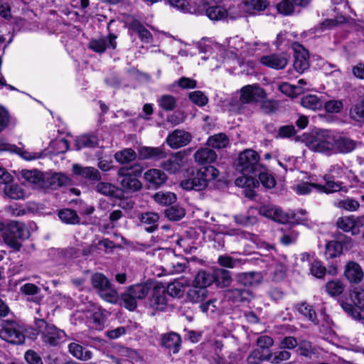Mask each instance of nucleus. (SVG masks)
<instances>
[{"label":"nucleus","mask_w":364,"mask_h":364,"mask_svg":"<svg viewBox=\"0 0 364 364\" xmlns=\"http://www.w3.org/2000/svg\"><path fill=\"white\" fill-rule=\"evenodd\" d=\"M99 294L105 301L109 303H116L118 299L117 291L111 287L110 284L99 291Z\"/></svg>","instance_id":"obj_59"},{"label":"nucleus","mask_w":364,"mask_h":364,"mask_svg":"<svg viewBox=\"0 0 364 364\" xmlns=\"http://www.w3.org/2000/svg\"><path fill=\"white\" fill-rule=\"evenodd\" d=\"M326 291L331 296L341 294L344 290V285L340 280H332L326 285Z\"/></svg>","instance_id":"obj_58"},{"label":"nucleus","mask_w":364,"mask_h":364,"mask_svg":"<svg viewBox=\"0 0 364 364\" xmlns=\"http://www.w3.org/2000/svg\"><path fill=\"white\" fill-rule=\"evenodd\" d=\"M229 142V138L225 134L219 133L210 136L207 141V144L213 149H220L227 147Z\"/></svg>","instance_id":"obj_39"},{"label":"nucleus","mask_w":364,"mask_h":364,"mask_svg":"<svg viewBox=\"0 0 364 364\" xmlns=\"http://www.w3.org/2000/svg\"><path fill=\"white\" fill-rule=\"evenodd\" d=\"M186 263L184 262H173L167 264L164 269V274H174L183 272L186 269Z\"/></svg>","instance_id":"obj_56"},{"label":"nucleus","mask_w":364,"mask_h":364,"mask_svg":"<svg viewBox=\"0 0 364 364\" xmlns=\"http://www.w3.org/2000/svg\"><path fill=\"white\" fill-rule=\"evenodd\" d=\"M159 106L166 111L173 110L176 105L175 97L170 95H162L158 100Z\"/></svg>","instance_id":"obj_57"},{"label":"nucleus","mask_w":364,"mask_h":364,"mask_svg":"<svg viewBox=\"0 0 364 364\" xmlns=\"http://www.w3.org/2000/svg\"><path fill=\"white\" fill-rule=\"evenodd\" d=\"M191 139V136L189 133L176 129L168 136L166 141L172 149H178L187 145Z\"/></svg>","instance_id":"obj_19"},{"label":"nucleus","mask_w":364,"mask_h":364,"mask_svg":"<svg viewBox=\"0 0 364 364\" xmlns=\"http://www.w3.org/2000/svg\"><path fill=\"white\" fill-rule=\"evenodd\" d=\"M15 154L18 155L23 160L28 161L41 159L43 156L42 152L30 151L20 147H16Z\"/></svg>","instance_id":"obj_60"},{"label":"nucleus","mask_w":364,"mask_h":364,"mask_svg":"<svg viewBox=\"0 0 364 364\" xmlns=\"http://www.w3.org/2000/svg\"><path fill=\"white\" fill-rule=\"evenodd\" d=\"M219 176V171L213 166H204L181 182V186L187 191H202L206 188L208 183L215 180Z\"/></svg>","instance_id":"obj_3"},{"label":"nucleus","mask_w":364,"mask_h":364,"mask_svg":"<svg viewBox=\"0 0 364 364\" xmlns=\"http://www.w3.org/2000/svg\"><path fill=\"white\" fill-rule=\"evenodd\" d=\"M264 171L262 170V168L257 172V175L261 183L267 188H272L274 187L276 184V181L274 178L272 174L268 173L264 168Z\"/></svg>","instance_id":"obj_54"},{"label":"nucleus","mask_w":364,"mask_h":364,"mask_svg":"<svg viewBox=\"0 0 364 364\" xmlns=\"http://www.w3.org/2000/svg\"><path fill=\"white\" fill-rule=\"evenodd\" d=\"M297 309L300 314L306 316L309 321L314 323H318L314 309L308 304L303 302L298 305Z\"/></svg>","instance_id":"obj_53"},{"label":"nucleus","mask_w":364,"mask_h":364,"mask_svg":"<svg viewBox=\"0 0 364 364\" xmlns=\"http://www.w3.org/2000/svg\"><path fill=\"white\" fill-rule=\"evenodd\" d=\"M141 173L142 167L139 164L124 166L119 169L118 175L122 177L120 183L124 191L134 192L141 188V183L138 179Z\"/></svg>","instance_id":"obj_7"},{"label":"nucleus","mask_w":364,"mask_h":364,"mask_svg":"<svg viewBox=\"0 0 364 364\" xmlns=\"http://www.w3.org/2000/svg\"><path fill=\"white\" fill-rule=\"evenodd\" d=\"M116 38L112 34L108 37L93 38L89 42V48L98 53L105 52L106 48L114 49L117 46Z\"/></svg>","instance_id":"obj_17"},{"label":"nucleus","mask_w":364,"mask_h":364,"mask_svg":"<svg viewBox=\"0 0 364 364\" xmlns=\"http://www.w3.org/2000/svg\"><path fill=\"white\" fill-rule=\"evenodd\" d=\"M118 353L122 358H114V361L117 364H121V360L122 359L129 360L132 363L137 362L140 360V356L137 353V352L134 350L130 349L129 348L121 347L118 350Z\"/></svg>","instance_id":"obj_42"},{"label":"nucleus","mask_w":364,"mask_h":364,"mask_svg":"<svg viewBox=\"0 0 364 364\" xmlns=\"http://www.w3.org/2000/svg\"><path fill=\"white\" fill-rule=\"evenodd\" d=\"M267 6L266 0H250L243 2L241 9L247 15H257Z\"/></svg>","instance_id":"obj_29"},{"label":"nucleus","mask_w":364,"mask_h":364,"mask_svg":"<svg viewBox=\"0 0 364 364\" xmlns=\"http://www.w3.org/2000/svg\"><path fill=\"white\" fill-rule=\"evenodd\" d=\"M152 282L132 285L122 294L123 306L129 311L137 307V300L144 299L153 288Z\"/></svg>","instance_id":"obj_6"},{"label":"nucleus","mask_w":364,"mask_h":364,"mask_svg":"<svg viewBox=\"0 0 364 364\" xmlns=\"http://www.w3.org/2000/svg\"><path fill=\"white\" fill-rule=\"evenodd\" d=\"M272 358V353L271 352L265 351L257 347L251 352L247 358V362L249 364H259L263 360L269 361Z\"/></svg>","instance_id":"obj_36"},{"label":"nucleus","mask_w":364,"mask_h":364,"mask_svg":"<svg viewBox=\"0 0 364 364\" xmlns=\"http://www.w3.org/2000/svg\"><path fill=\"white\" fill-rule=\"evenodd\" d=\"M350 298L358 309L364 307V289L360 287L355 288L350 294Z\"/></svg>","instance_id":"obj_62"},{"label":"nucleus","mask_w":364,"mask_h":364,"mask_svg":"<svg viewBox=\"0 0 364 364\" xmlns=\"http://www.w3.org/2000/svg\"><path fill=\"white\" fill-rule=\"evenodd\" d=\"M169 5L183 13L193 14L196 9L192 8L188 0H168Z\"/></svg>","instance_id":"obj_51"},{"label":"nucleus","mask_w":364,"mask_h":364,"mask_svg":"<svg viewBox=\"0 0 364 364\" xmlns=\"http://www.w3.org/2000/svg\"><path fill=\"white\" fill-rule=\"evenodd\" d=\"M69 352L76 358L88 360L92 358L90 350L77 343H71L68 346Z\"/></svg>","instance_id":"obj_32"},{"label":"nucleus","mask_w":364,"mask_h":364,"mask_svg":"<svg viewBox=\"0 0 364 364\" xmlns=\"http://www.w3.org/2000/svg\"><path fill=\"white\" fill-rule=\"evenodd\" d=\"M59 218L62 222L67 224H77L79 223V217L77 213L71 209H63L58 213Z\"/></svg>","instance_id":"obj_49"},{"label":"nucleus","mask_w":364,"mask_h":364,"mask_svg":"<svg viewBox=\"0 0 364 364\" xmlns=\"http://www.w3.org/2000/svg\"><path fill=\"white\" fill-rule=\"evenodd\" d=\"M144 179L151 186L156 188L166 182L167 177L162 171L152 168L145 172Z\"/></svg>","instance_id":"obj_21"},{"label":"nucleus","mask_w":364,"mask_h":364,"mask_svg":"<svg viewBox=\"0 0 364 364\" xmlns=\"http://www.w3.org/2000/svg\"><path fill=\"white\" fill-rule=\"evenodd\" d=\"M140 225L149 232H154L158 227L159 217L157 213L146 212L141 213L139 217Z\"/></svg>","instance_id":"obj_24"},{"label":"nucleus","mask_w":364,"mask_h":364,"mask_svg":"<svg viewBox=\"0 0 364 364\" xmlns=\"http://www.w3.org/2000/svg\"><path fill=\"white\" fill-rule=\"evenodd\" d=\"M161 343L163 346L176 353L179 350L181 338L178 334L171 333L163 336Z\"/></svg>","instance_id":"obj_31"},{"label":"nucleus","mask_w":364,"mask_h":364,"mask_svg":"<svg viewBox=\"0 0 364 364\" xmlns=\"http://www.w3.org/2000/svg\"><path fill=\"white\" fill-rule=\"evenodd\" d=\"M350 113L356 120L364 119V97L351 108Z\"/></svg>","instance_id":"obj_64"},{"label":"nucleus","mask_w":364,"mask_h":364,"mask_svg":"<svg viewBox=\"0 0 364 364\" xmlns=\"http://www.w3.org/2000/svg\"><path fill=\"white\" fill-rule=\"evenodd\" d=\"M73 171L75 175L89 180L98 181L100 178V172L93 167H84L79 164H74Z\"/></svg>","instance_id":"obj_27"},{"label":"nucleus","mask_w":364,"mask_h":364,"mask_svg":"<svg viewBox=\"0 0 364 364\" xmlns=\"http://www.w3.org/2000/svg\"><path fill=\"white\" fill-rule=\"evenodd\" d=\"M346 278L352 283H359L364 277L361 267L355 262H349L345 269Z\"/></svg>","instance_id":"obj_22"},{"label":"nucleus","mask_w":364,"mask_h":364,"mask_svg":"<svg viewBox=\"0 0 364 364\" xmlns=\"http://www.w3.org/2000/svg\"><path fill=\"white\" fill-rule=\"evenodd\" d=\"M29 231L25 224L17 221H11L9 225L8 232L4 234L5 242L14 250H19L21 241L28 238Z\"/></svg>","instance_id":"obj_9"},{"label":"nucleus","mask_w":364,"mask_h":364,"mask_svg":"<svg viewBox=\"0 0 364 364\" xmlns=\"http://www.w3.org/2000/svg\"><path fill=\"white\" fill-rule=\"evenodd\" d=\"M208 290L205 288H200L193 285L188 293V299L192 303H200L208 296Z\"/></svg>","instance_id":"obj_40"},{"label":"nucleus","mask_w":364,"mask_h":364,"mask_svg":"<svg viewBox=\"0 0 364 364\" xmlns=\"http://www.w3.org/2000/svg\"><path fill=\"white\" fill-rule=\"evenodd\" d=\"M22 177L28 182L38 184L43 179V174L38 170H23Z\"/></svg>","instance_id":"obj_52"},{"label":"nucleus","mask_w":364,"mask_h":364,"mask_svg":"<svg viewBox=\"0 0 364 364\" xmlns=\"http://www.w3.org/2000/svg\"><path fill=\"white\" fill-rule=\"evenodd\" d=\"M343 251L342 245L337 241H330L326 245L325 256L327 259L339 256Z\"/></svg>","instance_id":"obj_47"},{"label":"nucleus","mask_w":364,"mask_h":364,"mask_svg":"<svg viewBox=\"0 0 364 364\" xmlns=\"http://www.w3.org/2000/svg\"><path fill=\"white\" fill-rule=\"evenodd\" d=\"M220 304V302L217 299H212L200 304L199 307L203 313L212 316L218 312Z\"/></svg>","instance_id":"obj_48"},{"label":"nucleus","mask_w":364,"mask_h":364,"mask_svg":"<svg viewBox=\"0 0 364 364\" xmlns=\"http://www.w3.org/2000/svg\"><path fill=\"white\" fill-rule=\"evenodd\" d=\"M333 141V154H348L356 147L355 141L345 136H336L334 134Z\"/></svg>","instance_id":"obj_18"},{"label":"nucleus","mask_w":364,"mask_h":364,"mask_svg":"<svg viewBox=\"0 0 364 364\" xmlns=\"http://www.w3.org/2000/svg\"><path fill=\"white\" fill-rule=\"evenodd\" d=\"M186 285H188V282L183 283L181 279H177L169 283L166 289L171 296L180 298L183 295Z\"/></svg>","instance_id":"obj_38"},{"label":"nucleus","mask_w":364,"mask_h":364,"mask_svg":"<svg viewBox=\"0 0 364 364\" xmlns=\"http://www.w3.org/2000/svg\"><path fill=\"white\" fill-rule=\"evenodd\" d=\"M136 157V152L130 148L124 149L114 154L115 160L122 164H128L134 160Z\"/></svg>","instance_id":"obj_45"},{"label":"nucleus","mask_w":364,"mask_h":364,"mask_svg":"<svg viewBox=\"0 0 364 364\" xmlns=\"http://www.w3.org/2000/svg\"><path fill=\"white\" fill-rule=\"evenodd\" d=\"M93 311L89 320L90 327L95 330L100 331L104 328L105 322V312L98 307H94Z\"/></svg>","instance_id":"obj_33"},{"label":"nucleus","mask_w":364,"mask_h":364,"mask_svg":"<svg viewBox=\"0 0 364 364\" xmlns=\"http://www.w3.org/2000/svg\"><path fill=\"white\" fill-rule=\"evenodd\" d=\"M347 171V168L343 164H333L331 165L328 169V173L325 174L324 176H329L331 177V180L333 182L334 178H342Z\"/></svg>","instance_id":"obj_55"},{"label":"nucleus","mask_w":364,"mask_h":364,"mask_svg":"<svg viewBox=\"0 0 364 364\" xmlns=\"http://www.w3.org/2000/svg\"><path fill=\"white\" fill-rule=\"evenodd\" d=\"M259 213L277 223L284 224L289 222V216L287 214L283 213L280 208L272 205L260 207Z\"/></svg>","instance_id":"obj_14"},{"label":"nucleus","mask_w":364,"mask_h":364,"mask_svg":"<svg viewBox=\"0 0 364 364\" xmlns=\"http://www.w3.org/2000/svg\"><path fill=\"white\" fill-rule=\"evenodd\" d=\"M301 105L309 109H320L323 106V102L315 95H309L302 97Z\"/></svg>","instance_id":"obj_43"},{"label":"nucleus","mask_w":364,"mask_h":364,"mask_svg":"<svg viewBox=\"0 0 364 364\" xmlns=\"http://www.w3.org/2000/svg\"><path fill=\"white\" fill-rule=\"evenodd\" d=\"M279 90L285 94L287 96L291 97H294L301 94V90H299V87H296L295 85H291L288 82H282L279 86Z\"/></svg>","instance_id":"obj_63"},{"label":"nucleus","mask_w":364,"mask_h":364,"mask_svg":"<svg viewBox=\"0 0 364 364\" xmlns=\"http://www.w3.org/2000/svg\"><path fill=\"white\" fill-rule=\"evenodd\" d=\"M335 205L339 208L350 212L356 211L360 207L358 200L350 198L338 200L335 203Z\"/></svg>","instance_id":"obj_50"},{"label":"nucleus","mask_w":364,"mask_h":364,"mask_svg":"<svg viewBox=\"0 0 364 364\" xmlns=\"http://www.w3.org/2000/svg\"><path fill=\"white\" fill-rule=\"evenodd\" d=\"M1 189L4 196L12 200H23L27 196V193L22 185L13 181L10 184L2 187Z\"/></svg>","instance_id":"obj_20"},{"label":"nucleus","mask_w":364,"mask_h":364,"mask_svg":"<svg viewBox=\"0 0 364 364\" xmlns=\"http://www.w3.org/2000/svg\"><path fill=\"white\" fill-rule=\"evenodd\" d=\"M259 160V156L255 151L247 149L239 155L237 168L242 175L257 176L261 168Z\"/></svg>","instance_id":"obj_10"},{"label":"nucleus","mask_w":364,"mask_h":364,"mask_svg":"<svg viewBox=\"0 0 364 364\" xmlns=\"http://www.w3.org/2000/svg\"><path fill=\"white\" fill-rule=\"evenodd\" d=\"M294 50V67L299 73H303L309 68V54L307 50L300 44H293Z\"/></svg>","instance_id":"obj_16"},{"label":"nucleus","mask_w":364,"mask_h":364,"mask_svg":"<svg viewBox=\"0 0 364 364\" xmlns=\"http://www.w3.org/2000/svg\"><path fill=\"white\" fill-rule=\"evenodd\" d=\"M36 326L42 335L43 342L50 346H58L65 336L63 331L48 324L43 318H36Z\"/></svg>","instance_id":"obj_11"},{"label":"nucleus","mask_w":364,"mask_h":364,"mask_svg":"<svg viewBox=\"0 0 364 364\" xmlns=\"http://www.w3.org/2000/svg\"><path fill=\"white\" fill-rule=\"evenodd\" d=\"M260 46H265V45L258 43H247L236 36L226 40L223 45L216 43L206 45L205 52H209L210 55L203 58L208 60L211 70L219 68L225 59H235L241 65L242 60L245 58L257 55Z\"/></svg>","instance_id":"obj_1"},{"label":"nucleus","mask_w":364,"mask_h":364,"mask_svg":"<svg viewBox=\"0 0 364 364\" xmlns=\"http://www.w3.org/2000/svg\"><path fill=\"white\" fill-rule=\"evenodd\" d=\"M213 282V277L205 271H200L196 274L193 285L200 288H205Z\"/></svg>","instance_id":"obj_44"},{"label":"nucleus","mask_w":364,"mask_h":364,"mask_svg":"<svg viewBox=\"0 0 364 364\" xmlns=\"http://www.w3.org/2000/svg\"><path fill=\"white\" fill-rule=\"evenodd\" d=\"M237 282L245 287L257 286L262 280V275L260 272H245L237 275Z\"/></svg>","instance_id":"obj_26"},{"label":"nucleus","mask_w":364,"mask_h":364,"mask_svg":"<svg viewBox=\"0 0 364 364\" xmlns=\"http://www.w3.org/2000/svg\"><path fill=\"white\" fill-rule=\"evenodd\" d=\"M98 145V139L94 134H84L78 136L75 140L77 150L83 148H92Z\"/></svg>","instance_id":"obj_35"},{"label":"nucleus","mask_w":364,"mask_h":364,"mask_svg":"<svg viewBox=\"0 0 364 364\" xmlns=\"http://www.w3.org/2000/svg\"><path fill=\"white\" fill-rule=\"evenodd\" d=\"M194 159L199 164H212L216 160L217 154L209 148H201L194 154Z\"/></svg>","instance_id":"obj_30"},{"label":"nucleus","mask_w":364,"mask_h":364,"mask_svg":"<svg viewBox=\"0 0 364 364\" xmlns=\"http://www.w3.org/2000/svg\"><path fill=\"white\" fill-rule=\"evenodd\" d=\"M206 16L212 21H220L225 19L228 16V11L220 5L208 6L205 9Z\"/></svg>","instance_id":"obj_37"},{"label":"nucleus","mask_w":364,"mask_h":364,"mask_svg":"<svg viewBox=\"0 0 364 364\" xmlns=\"http://www.w3.org/2000/svg\"><path fill=\"white\" fill-rule=\"evenodd\" d=\"M150 292L151 297L149 301L150 307L155 310L164 311L167 306L166 287L161 284L154 283Z\"/></svg>","instance_id":"obj_13"},{"label":"nucleus","mask_w":364,"mask_h":364,"mask_svg":"<svg viewBox=\"0 0 364 364\" xmlns=\"http://www.w3.org/2000/svg\"><path fill=\"white\" fill-rule=\"evenodd\" d=\"M213 232L221 233L230 236H236L238 239L250 240L255 243L258 249L265 250L267 251L274 249V246L262 241L257 235L244 232L240 229L228 228L225 225H213L209 228Z\"/></svg>","instance_id":"obj_8"},{"label":"nucleus","mask_w":364,"mask_h":364,"mask_svg":"<svg viewBox=\"0 0 364 364\" xmlns=\"http://www.w3.org/2000/svg\"><path fill=\"white\" fill-rule=\"evenodd\" d=\"M166 153L161 147L142 146L139 149L140 159H160L165 157Z\"/></svg>","instance_id":"obj_28"},{"label":"nucleus","mask_w":364,"mask_h":364,"mask_svg":"<svg viewBox=\"0 0 364 364\" xmlns=\"http://www.w3.org/2000/svg\"><path fill=\"white\" fill-rule=\"evenodd\" d=\"M0 338L8 343L21 345L24 343L25 335L21 326L14 322L6 323L0 330Z\"/></svg>","instance_id":"obj_12"},{"label":"nucleus","mask_w":364,"mask_h":364,"mask_svg":"<svg viewBox=\"0 0 364 364\" xmlns=\"http://www.w3.org/2000/svg\"><path fill=\"white\" fill-rule=\"evenodd\" d=\"M213 282L219 287H225L230 284L232 282L231 273L228 270L218 269L213 275Z\"/></svg>","instance_id":"obj_34"},{"label":"nucleus","mask_w":364,"mask_h":364,"mask_svg":"<svg viewBox=\"0 0 364 364\" xmlns=\"http://www.w3.org/2000/svg\"><path fill=\"white\" fill-rule=\"evenodd\" d=\"M323 180L325 185L318 183V179L314 176L309 177V181H300L294 184L291 188L298 195H306L313 189L320 193H333L341 190V183L333 182L329 176H323Z\"/></svg>","instance_id":"obj_4"},{"label":"nucleus","mask_w":364,"mask_h":364,"mask_svg":"<svg viewBox=\"0 0 364 364\" xmlns=\"http://www.w3.org/2000/svg\"><path fill=\"white\" fill-rule=\"evenodd\" d=\"M334 134L327 129L316 132L306 139V145L315 152L326 155L333 154Z\"/></svg>","instance_id":"obj_5"},{"label":"nucleus","mask_w":364,"mask_h":364,"mask_svg":"<svg viewBox=\"0 0 364 364\" xmlns=\"http://www.w3.org/2000/svg\"><path fill=\"white\" fill-rule=\"evenodd\" d=\"M288 58L285 53H273L263 55L260 58V63L269 68L281 70L288 63Z\"/></svg>","instance_id":"obj_15"},{"label":"nucleus","mask_w":364,"mask_h":364,"mask_svg":"<svg viewBox=\"0 0 364 364\" xmlns=\"http://www.w3.org/2000/svg\"><path fill=\"white\" fill-rule=\"evenodd\" d=\"M183 163V156L178 153L163 161L161 167L169 173H176L180 171Z\"/></svg>","instance_id":"obj_23"},{"label":"nucleus","mask_w":364,"mask_h":364,"mask_svg":"<svg viewBox=\"0 0 364 364\" xmlns=\"http://www.w3.org/2000/svg\"><path fill=\"white\" fill-rule=\"evenodd\" d=\"M154 200L162 205H169L176 200V196L171 192L159 191L154 194Z\"/></svg>","instance_id":"obj_46"},{"label":"nucleus","mask_w":364,"mask_h":364,"mask_svg":"<svg viewBox=\"0 0 364 364\" xmlns=\"http://www.w3.org/2000/svg\"><path fill=\"white\" fill-rule=\"evenodd\" d=\"M283 235L280 238L281 243L284 245H289L294 243L297 238L299 233L294 230H286L284 228L282 229Z\"/></svg>","instance_id":"obj_61"},{"label":"nucleus","mask_w":364,"mask_h":364,"mask_svg":"<svg viewBox=\"0 0 364 364\" xmlns=\"http://www.w3.org/2000/svg\"><path fill=\"white\" fill-rule=\"evenodd\" d=\"M359 220L354 217H342L337 221L338 227L347 232H351L352 235H356L359 232Z\"/></svg>","instance_id":"obj_25"},{"label":"nucleus","mask_w":364,"mask_h":364,"mask_svg":"<svg viewBox=\"0 0 364 364\" xmlns=\"http://www.w3.org/2000/svg\"><path fill=\"white\" fill-rule=\"evenodd\" d=\"M267 97L264 90L257 84L243 86L237 92L228 100L229 110L235 113L244 112L245 105L263 102L272 106V102L265 101Z\"/></svg>","instance_id":"obj_2"},{"label":"nucleus","mask_w":364,"mask_h":364,"mask_svg":"<svg viewBox=\"0 0 364 364\" xmlns=\"http://www.w3.org/2000/svg\"><path fill=\"white\" fill-rule=\"evenodd\" d=\"M218 263L223 267L233 269L244 264L245 260L242 258H235L228 255H223L218 257Z\"/></svg>","instance_id":"obj_41"}]
</instances>
